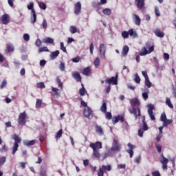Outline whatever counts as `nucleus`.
Returning a JSON list of instances; mask_svg holds the SVG:
<instances>
[{
  "mask_svg": "<svg viewBox=\"0 0 176 176\" xmlns=\"http://www.w3.org/2000/svg\"><path fill=\"white\" fill-rule=\"evenodd\" d=\"M120 149H122V144L119 143L118 140L113 139L111 148L109 150V153L105 154L106 157H108V156H111V152H119Z\"/></svg>",
  "mask_w": 176,
  "mask_h": 176,
  "instance_id": "obj_1",
  "label": "nucleus"
},
{
  "mask_svg": "<svg viewBox=\"0 0 176 176\" xmlns=\"http://www.w3.org/2000/svg\"><path fill=\"white\" fill-rule=\"evenodd\" d=\"M12 138L14 140V143L12 147V155H14L16 152H17V150L19 149V144L21 142V138H20L17 134L12 135Z\"/></svg>",
  "mask_w": 176,
  "mask_h": 176,
  "instance_id": "obj_2",
  "label": "nucleus"
},
{
  "mask_svg": "<svg viewBox=\"0 0 176 176\" xmlns=\"http://www.w3.org/2000/svg\"><path fill=\"white\" fill-rule=\"evenodd\" d=\"M112 170V166L111 165H102L98 172V176H104V172L111 171Z\"/></svg>",
  "mask_w": 176,
  "mask_h": 176,
  "instance_id": "obj_3",
  "label": "nucleus"
},
{
  "mask_svg": "<svg viewBox=\"0 0 176 176\" xmlns=\"http://www.w3.org/2000/svg\"><path fill=\"white\" fill-rule=\"evenodd\" d=\"M25 119H27V113H25V112L21 113L18 119L19 124H20V126H24L26 122Z\"/></svg>",
  "mask_w": 176,
  "mask_h": 176,
  "instance_id": "obj_4",
  "label": "nucleus"
},
{
  "mask_svg": "<svg viewBox=\"0 0 176 176\" xmlns=\"http://www.w3.org/2000/svg\"><path fill=\"white\" fill-rule=\"evenodd\" d=\"M153 50H155V47L153 45H151L148 50H146V47H144L142 48L141 52H140V56H146V54L152 53Z\"/></svg>",
  "mask_w": 176,
  "mask_h": 176,
  "instance_id": "obj_5",
  "label": "nucleus"
},
{
  "mask_svg": "<svg viewBox=\"0 0 176 176\" xmlns=\"http://www.w3.org/2000/svg\"><path fill=\"white\" fill-rule=\"evenodd\" d=\"M99 52L102 60H105V52H107V45L105 44H100L99 46Z\"/></svg>",
  "mask_w": 176,
  "mask_h": 176,
  "instance_id": "obj_6",
  "label": "nucleus"
},
{
  "mask_svg": "<svg viewBox=\"0 0 176 176\" xmlns=\"http://www.w3.org/2000/svg\"><path fill=\"white\" fill-rule=\"evenodd\" d=\"M84 116L88 119H91L93 118V111L89 107H87L84 109Z\"/></svg>",
  "mask_w": 176,
  "mask_h": 176,
  "instance_id": "obj_7",
  "label": "nucleus"
},
{
  "mask_svg": "<svg viewBox=\"0 0 176 176\" xmlns=\"http://www.w3.org/2000/svg\"><path fill=\"white\" fill-rule=\"evenodd\" d=\"M148 113L151 119V120H155L156 118H155V116L153 115V109H155V106L153 104H150L148 105Z\"/></svg>",
  "mask_w": 176,
  "mask_h": 176,
  "instance_id": "obj_8",
  "label": "nucleus"
},
{
  "mask_svg": "<svg viewBox=\"0 0 176 176\" xmlns=\"http://www.w3.org/2000/svg\"><path fill=\"white\" fill-rule=\"evenodd\" d=\"M129 111L130 113H133L135 120H137V112H138V116H141V110L140 109V108L135 109V107H133V110L129 109Z\"/></svg>",
  "mask_w": 176,
  "mask_h": 176,
  "instance_id": "obj_9",
  "label": "nucleus"
},
{
  "mask_svg": "<svg viewBox=\"0 0 176 176\" xmlns=\"http://www.w3.org/2000/svg\"><path fill=\"white\" fill-rule=\"evenodd\" d=\"M82 9V5L80 2H77L74 6V13L75 14L78 15L80 13V10Z\"/></svg>",
  "mask_w": 176,
  "mask_h": 176,
  "instance_id": "obj_10",
  "label": "nucleus"
},
{
  "mask_svg": "<svg viewBox=\"0 0 176 176\" xmlns=\"http://www.w3.org/2000/svg\"><path fill=\"white\" fill-rule=\"evenodd\" d=\"M72 77L76 79L77 82H82V77H80V74L78 72H73L72 73Z\"/></svg>",
  "mask_w": 176,
  "mask_h": 176,
  "instance_id": "obj_11",
  "label": "nucleus"
},
{
  "mask_svg": "<svg viewBox=\"0 0 176 176\" xmlns=\"http://www.w3.org/2000/svg\"><path fill=\"white\" fill-rule=\"evenodd\" d=\"M105 82L109 85H111V83H113V85H118V79L115 77H111V78L106 79Z\"/></svg>",
  "mask_w": 176,
  "mask_h": 176,
  "instance_id": "obj_12",
  "label": "nucleus"
},
{
  "mask_svg": "<svg viewBox=\"0 0 176 176\" xmlns=\"http://www.w3.org/2000/svg\"><path fill=\"white\" fill-rule=\"evenodd\" d=\"M90 147L92 148L94 151V156H95L96 157L100 158V152L98 151V150H97V148H94V143H91Z\"/></svg>",
  "mask_w": 176,
  "mask_h": 176,
  "instance_id": "obj_13",
  "label": "nucleus"
},
{
  "mask_svg": "<svg viewBox=\"0 0 176 176\" xmlns=\"http://www.w3.org/2000/svg\"><path fill=\"white\" fill-rule=\"evenodd\" d=\"M9 20H10V17L9 16V15H8V14H5L1 17V21H2L3 24L9 23Z\"/></svg>",
  "mask_w": 176,
  "mask_h": 176,
  "instance_id": "obj_14",
  "label": "nucleus"
},
{
  "mask_svg": "<svg viewBox=\"0 0 176 176\" xmlns=\"http://www.w3.org/2000/svg\"><path fill=\"white\" fill-rule=\"evenodd\" d=\"M154 34L156 35V36H158V38H163L164 36V33L160 29H155L154 30Z\"/></svg>",
  "mask_w": 176,
  "mask_h": 176,
  "instance_id": "obj_15",
  "label": "nucleus"
},
{
  "mask_svg": "<svg viewBox=\"0 0 176 176\" xmlns=\"http://www.w3.org/2000/svg\"><path fill=\"white\" fill-rule=\"evenodd\" d=\"M91 74V70L90 67H86L82 69V74L85 75V76H90Z\"/></svg>",
  "mask_w": 176,
  "mask_h": 176,
  "instance_id": "obj_16",
  "label": "nucleus"
},
{
  "mask_svg": "<svg viewBox=\"0 0 176 176\" xmlns=\"http://www.w3.org/2000/svg\"><path fill=\"white\" fill-rule=\"evenodd\" d=\"M32 17H31V23L32 24H34V23H36V14L35 13V10H32Z\"/></svg>",
  "mask_w": 176,
  "mask_h": 176,
  "instance_id": "obj_17",
  "label": "nucleus"
},
{
  "mask_svg": "<svg viewBox=\"0 0 176 176\" xmlns=\"http://www.w3.org/2000/svg\"><path fill=\"white\" fill-rule=\"evenodd\" d=\"M160 162L162 164H165L168 163V159L166 158L163 154L160 157Z\"/></svg>",
  "mask_w": 176,
  "mask_h": 176,
  "instance_id": "obj_18",
  "label": "nucleus"
},
{
  "mask_svg": "<svg viewBox=\"0 0 176 176\" xmlns=\"http://www.w3.org/2000/svg\"><path fill=\"white\" fill-rule=\"evenodd\" d=\"M35 140H25L23 141V145L26 146H32V145H35Z\"/></svg>",
  "mask_w": 176,
  "mask_h": 176,
  "instance_id": "obj_19",
  "label": "nucleus"
},
{
  "mask_svg": "<svg viewBox=\"0 0 176 176\" xmlns=\"http://www.w3.org/2000/svg\"><path fill=\"white\" fill-rule=\"evenodd\" d=\"M59 54H60V51L58 50L52 52L50 54L51 60H54V58H57Z\"/></svg>",
  "mask_w": 176,
  "mask_h": 176,
  "instance_id": "obj_20",
  "label": "nucleus"
},
{
  "mask_svg": "<svg viewBox=\"0 0 176 176\" xmlns=\"http://www.w3.org/2000/svg\"><path fill=\"white\" fill-rule=\"evenodd\" d=\"M137 2V6L139 9H142L144 8V6L145 5L144 0H136Z\"/></svg>",
  "mask_w": 176,
  "mask_h": 176,
  "instance_id": "obj_21",
  "label": "nucleus"
},
{
  "mask_svg": "<svg viewBox=\"0 0 176 176\" xmlns=\"http://www.w3.org/2000/svg\"><path fill=\"white\" fill-rule=\"evenodd\" d=\"M69 31L71 34H76V32H78L79 34L80 32V30L79 29H77L75 26H70Z\"/></svg>",
  "mask_w": 176,
  "mask_h": 176,
  "instance_id": "obj_22",
  "label": "nucleus"
},
{
  "mask_svg": "<svg viewBox=\"0 0 176 176\" xmlns=\"http://www.w3.org/2000/svg\"><path fill=\"white\" fill-rule=\"evenodd\" d=\"M133 17H135L134 21L136 25H140V24H141V19H140V16L135 14H133Z\"/></svg>",
  "mask_w": 176,
  "mask_h": 176,
  "instance_id": "obj_23",
  "label": "nucleus"
},
{
  "mask_svg": "<svg viewBox=\"0 0 176 176\" xmlns=\"http://www.w3.org/2000/svg\"><path fill=\"white\" fill-rule=\"evenodd\" d=\"M6 52H8V53H12V52H14V47H13V45L12 44L7 45Z\"/></svg>",
  "mask_w": 176,
  "mask_h": 176,
  "instance_id": "obj_24",
  "label": "nucleus"
},
{
  "mask_svg": "<svg viewBox=\"0 0 176 176\" xmlns=\"http://www.w3.org/2000/svg\"><path fill=\"white\" fill-rule=\"evenodd\" d=\"M131 105L132 107H135L136 105H140V100L138 98H134L131 100Z\"/></svg>",
  "mask_w": 176,
  "mask_h": 176,
  "instance_id": "obj_25",
  "label": "nucleus"
},
{
  "mask_svg": "<svg viewBox=\"0 0 176 176\" xmlns=\"http://www.w3.org/2000/svg\"><path fill=\"white\" fill-rule=\"evenodd\" d=\"M96 133L99 135H102L104 134V131H102V128L98 125L96 126Z\"/></svg>",
  "mask_w": 176,
  "mask_h": 176,
  "instance_id": "obj_26",
  "label": "nucleus"
},
{
  "mask_svg": "<svg viewBox=\"0 0 176 176\" xmlns=\"http://www.w3.org/2000/svg\"><path fill=\"white\" fill-rule=\"evenodd\" d=\"M43 43H54V40L50 37H47L43 40Z\"/></svg>",
  "mask_w": 176,
  "mask_h": 176,
  "instance_id": "obj_27",
  "label": "nucleus"
},
{
  "mask_svg": "<svg viewBox=\"0 0 176 176\" xmlns=\"http://www.w3.org/2000/svg\"><path fill=\"white\" fill-rule=\"evenodd\" d=\"M81 86L82 88L79 90V94L80 96H85V93H87V91H86V89H85V86L83 85V84H82Z\"/></svg>",
  "mask_w": 176,
  "mask_h": 176,
  "instance_id": "obj_28",
  "label": "nucleus"
},
{
  "mask_svg": "<svg viewBox=\"0 0 176 176\" xmlns=\"http://www.w3.org/2000/svg\"><path fill=\"white\" fill-rule=\"evenodd\" d=\"M129 46L127 45L124 46L122 52V56H126L127 53H129Z\"/></svg>",
  "mask_w": 176,
  "mask_h": 176,
  "instance_id": "obj_29",
  "label": "nucleus"
},
{
  "mask_svg": "<svg viewBox=\"0 0 176 176\" xmlns=\"http://www.w3.org/2000/svg\"><path fill=\"white\" fill-rule=\"evenodd\" d=\"M129 34L130 36H133V38H137L138 36L137 32H134L133 29L129 30Z\"/></svg>",
  "mask_w": 176,
  "mask_h": 176,
  "instance_id": "obj_30",
  "label": "nucleus"
},
{
  "mask_svg": "<svg viewBox=\"0 0 176 176\" xmlns=\"http://www.w3.org/2000/svg\"><path fill=\"white\" fill-rule=\"evenodd\" d=\"M173 123V120H168L166 119L164 122H163V127H167L168 124H171Z\"/></svg>",
  "mask_w": 176,
  "mask_h": 176,
  "instance_id": "obj_31",
  "label": "nucleus"
},
{
  "mask_svg": "<svg viewBox=\"0 0 176 176\" xmlns=\"http://www.w3.org/2000/svg\"><path fill=\"white\" fill-rule=\"evenodd\" d=\"M166 105H168L169 107V108H171V109L174 108L173 103H171V100L168 98H166Z\"/></svg>",
  "mask_w": 176,
  "mask_h": 176,
  "instance_id": "obj_32",
  "label": "nucleus"
},
{
  "mask_svg": "<svg viewBox=\"0 0 176 176\" xmlns=\"http://www.w3.org/2000/svg\"><path fill=\"white\" fill-rule=\"evenodd\" d=\"M100 111H101V112H103L104 113H105V112H107V103L105 102H104L102 103V105L100 107Z\"/></svg>",
  "mask_w": 176,
  "mask_h": 176,
  "instance_id": "obj_33",
  "label": "nucleus"
},
{
  "mask_svg": "<svg viewBox=\"0 0 176 176\" xmlns=\"http://www.w3.org/2000/svg\"><path fill=\"white\" fill-rule=\"evenodd\" d=\"M52 91L55 93L56 96H57L58 97H60V94L61 93L60 89H58V88L52 87Z\"/></svg>",
  "mask_w": 176,
  "mask_h": 176,
  "instance_id": "obj_34",
  "label": "nucleus"
},
{
  "mask_svg": "<svg viewBox=\"0 0 176 176\" xmlns=\"http://www.w3.org/2000/svg\"><path fill=\"white\" fill-rule=\"evenodd\" d=\"M95 149H101L102 148V144L100 142H97L96 144L94 143Z\"/></svg>",
  "mask_w": 176,
  "mask_h": 176,
  "instance_id": "obj_35",
  "label": "nucleus"
},
{
  "mask_svg": "<svg viewBox=\"0 0 176 176\" xmlns=\"http://www.w3.org/2000/svg\"><path fill=\"white\" fill-rule=\"evenodd\" d=\"M107 3V0H100V2L96 4V3H93V7L94 8H97V5H105Z\"/></svg>",
  "mask_w": 176,
  "mask_h": 176,
  "instance_id": "obj_36",
  "label": "nucleus"
},
{
  "mask_svg": "<svg viewBox=\"0 0 176 176\" xmlns=\"http://www.w3.org/2000/svg\"><path fill=\"white\" fill-rule=\"evenodd\" d=\"M38 6L41 9H43V10H45L46 9V4L42 1H39L38 3Z\"/></svg>",
  "mask_w": 176,
  "mask_h": 176,
  "instance_id": "obj_37",
  "label": "nucleus"
},
{
  "mask_svg": "<svg viewBox=\"0 0 176 176\" xmlns=\"http://www.w3.org/2000/svg\"><path fill=\"white\" fill-rule=\"evenodd\" d=\"M61 135H63V129H60L57 133L55 135V138H56V140H58V138H61Z\"/></svg>",
  "mask_w": 176,
  "mask_h": 176,
  "instance_id": "obj_38",
  "label": "nucleus"
},
{
  "mask_svg": "<svg viewBox=\"0 0 176 176\" xmlns=\"http://www.w3.org/2000/svg\"><path fill=\"white\" fill-rule=\"evenodd\" d=\"M94 64L96 68H98V67H100V58H96L94 61Z\"/></svg>",
  "mask_w": 176,
  "mask_h": 176,
  "instance_id": "obj_39",
  "label": "nucleus"
},
{
  "mask_svg": "<svg viewBox=\"0 0 176 176\" xmlns=\"http://www.w3.org/2000/svg\"><path fill=\"white\" fill-rule=\"evenodd\" d=\"M102 12L104 13V14H106L107 16H109L111 14V9L105 8L102 10Z\"/></svg>",
  "mask_w": 176,
  "mask_h": 176,
  "instance_id": "obj_40",
  "label": "nucleus"
},
{
  "mask_svg": "<svg viewBox=\"0 0 176 176\" xmlns=\"http://www.w3.org/2000/svg\"><path fill=\"white\" fill-rule=\"evenodd\" d=\"M59 69L61 71H65V63L64 62H60L59 64Z\"/></svg>",
  "mask_w": 176,
  "mask_h": 176,
  "instance_id": "obj_41",
  "label": "nucleus"
},
{
  "mask_svg": "<svg viewBox=\"0 0 176 176\" xmlns=\"http://www.w3.org/2000/svg\"><path fill=\"white\" fill-rule=\"evenodd\" d=\"M135 83H140L141 82V78H140V76H138V74H135V79H134Z\"/></svg>",
  "mask_w": 176,
  "mask_h": 176,
  "instance_id": "obj_42",
  "label": "nucleus"
},
{
  "mask_svg": "<svg viewBox=\"0 0 176 176\" xmlns=\"http://www.w3.org/2000/svg\"><path fill=\"white\" fill-rule=\"evenodd\" d=\"M43 52H49L47 47H43L38 49V53H43Z\"/></svg>",
  "mask_w": 176,
  "mask_h": 176,
  "instance_id": "obj_43",
  "label": "nucleus"
},
{
  "mask_svg": "<svg viewBox=\"0 0 176 176\" xmlns=\"http://www.w3.org/2000/svg\"><path fill=\"white\" fill-rule=\"evenodd\" d=\"M145 85L147 87H152V83L151 82V81H149V78L145 79Z\"/></svg>",
  "mask_w": 176,
  "mask_h": 176,
  "instance_id": "obj_44",
  "label": "nucleus"
},
{
  "mask_svg": "<svg viewBox=\"0 0 176 176\" xmlns=\"http://www.w3.org/2000/svg\"><path fill=\"white\" fill-rule=\"evenodd\" d=\"M167 120V116H166V113H163L162 115H161V118H160V120L161 122H164Z\"/></svg>",
  "mask_w": 176,
  "mask_h": 176,
  "instance_id": "obj_45",
  "label": "nucleus"
},
{
  "mask_svg": "<svg viewBox=\"0 0 176 176\" xmlns=\"http://www.w3.org/2000/svg\"><path fill=\"white\" fill-rule=\"evenodd\" d=\"M129 32H122V36L124 38V39H127L129 38Z\"/></svg>",
  "mask_w": 176,
  "mask_h": 176,
  "instance_id": "obj_46",
  "label": "nucleus"
},
{
  "mask_svg": "<svg viewBox=\"0 0 176 176\" xmlns=\"http://www.w3.org/2000/svg\"><path fill=\"white\" fill-rule=\"evenodd\" d=\"M41 105H42V100L41 99H37L36 103V108H41Z\"/></svg>",
  "mask_w": 176,
  "mask_h": 176,
  "instance_id": "obj_47",
  "label": "nucleus"
},
{
  "mask_svg": "<svg viewBox=\"0 0 176 176\" xmlns=\"http://www.w3.org/2000/svg\"><path fill=\"white\" fill-rule=\"evenodd\" d=\"M104 113L106 119H108L109 120H110V119H112V114L110 112H105Z\"/></svg>",
  "mask_w": 176,
  "mask_h": 176,
  "instance_id": "obj_48",
  "label": "nucleus"
},
{
  "mask_svg": "<svg viewBox=\"0 0 176 176\" xmlns=\"http://www.w3.org/2000/svg\"><path fill=\"white\" fill-rule=\"evenodd\" d=\"M56 82H57L59 87H60V89H63V82H61V80H60L59 78H56Z\"/></svg>",
  "mask_w": 176,
  "mask_h": 176,
  "instance_id": "obj_49",
  "label": "nucleus"
},
{
  "mask_svg": "<svg viewBox=\"0 0 176 176\" xmlns=\"http://www.w3.org/2000/svg\"><path fill=\"white\" fill-rule=\"evenodd\" d=\"M42 25L44 30H46V28H47V21H46V19H43Z\"/></svg>",
  "mask_w": 176,
  "mask_h": 176,
  "instance_id": "obj_50",
  "label": "nucleus"
},
{
  "mask_svg": "<svg viewBox=\"0 0 176 176\" xmlns=\"http://www.w3.org/2000/svg\"><path fill=\"white\" fill-rule=\"evenodd\" d=\"M37 87H38V89H45V83L38 82L37 83Z\"/></svg>",
  "mask_w": 176,
  "mask_h": 176,
  "instance_id": "obj_51",
  "label": "nucleus"
},
{
  "mask_svg": "<svg viewBox=\"0 0 176 176\" xmlns=\"http://www.w3.org/2000/svg\"><path fill=\"white\" fill-rule=\"evenodd\" d=\"M60 49L64 52L65 53H67V48L64 46V43L61 42L60 43Z\"/></svg>",
  "mask_w": 176,
  "mask_h": 176,
  "instance_id": "obj_52",
  "label": "nucleus"
},
{
  "mask_svg": "<svg viewBox=\"0 0 176 176\" xmlns=\"http://www.w3.org/2000/svg\"><path fill=\"white\" fill-rule=\"evenodd\" d=\"M36 46H37L38 47H40V46H42V41H41V39L38 38L36 41Z\"/></svg>",
  "mask_w": 176,
  "mask_h": 176,
  "instance_id": "obj_53",
  "label": "nucleus"
},
{
  "mask_svg": "<svg viewBox=\"0 0 176 176\" xmlns=\"http://www.w3.org/2000/svg\"><path fill=\"white\" fill-rule=\"evenodd\" d=\"M164 60H165L166 61H168V60H170V55L167 53H164Z\"/></svg>",
  "mask_w": 176,
  "mask_h": 176,
  "instance_id": "obj_54",
  "label": "nucleus"
},
{
  "mask_svg": "<svg viewBox=\"0 0 176 176\" xmlns=\"http://www.w3.org/2000/svg\"><path fill=\"white\" fill-rule=\"evenodd\" d=\"M23 39L24 41H26V42H28V41H30V35L28 34H25L23 35Z\"/></svg>",
  "mask_w": 176,
  "mask_h": 176,
  "instance_id": "obj_55",
  "label": "nucleus"
},
{
  "mask_svg": "<svg viewBox=\"0 0 176 176\" xmlns=\"http://www.w3.org/2000/svg\"><path fill=\"white\" fill-rule=\"evenodd\" d=\"M28 9H29V10H34V3H30V5L28 6Z\"/></svg>",
  "mask_w": 176,
  "mask_h": 176,
  "instance_id": "obj_56",
  "label": "nucleus"
},
{
  "mask_svg": "<svg viewBox=\"0 0 176 176\" xmlns=\"http://www.w3.org/2000/svg\"><path fill=\"white\" fill-rule=\"evenodd\" d=\"M127 153H129L130 157H133V155H134V151L131 149L126 150Z\"/></svg>",
  "mask_w": 176,
  "mask_h": 176,
  "instance_id": "obj_57",
  "label": "nucleus"
},
{
  "mask_svg": "<svg viewBox=\"0 0 176 176\" xmlns=\"http://www.w3.org/2000/svg\"><path fill=\"white\" fill-rule=\"evenodd\" d=\"M142 129H143L144 131H146V130H148V129H149L148 127V124H146V122H143Z\"/></svg>",
  "mask_w": 176,
  "mask_h": 176,
  "instance_id": "obj_58",
  "label": "nucleus"
},
{
  "mask_svg": "<svg viewBox=\"0 0 176 176\" xmlns=\"http://www.w3.org/2000/svg\"><path fill=\"white\" fill-rule=\"evenodd\" d=\"M112 122H113V124H116V123H118V122H119L118 117L117 116V117L113 118Z\"/></svg>",
  "mask_w": 176,
  "mask_h": 176,
  "instance_id": "obj_59",
  "label": "nucleus"
},
{
  "mask_svg": "<svg viewBox=\"0 0 176 176\" xmlns=\"http://www.w3.org/2000/svg\"><path fill=\"white\" fill-rule=\"evenodd\" d=\"M155 147L157 149L159 153H160L162 152V145L160 144H155Z\"/></svg>",
  "mask_w": 176,
  "mask_h": 176,
  "instance_id": "obj_60",
  "label": "nucleus"
},
{
  "mask_svg": "<svg viewBox=\"0 0 176 176\" xmlns=\"http://www.w3.org/2000/svg\"><path fill=\"white\" fill-rule=\"evenodd\" d=\"M155 12L157 17L160 16V12L159 11V8H157V7L155 8Z\"/></svg>",
  "mask_w": 176,
  "mask_h": 176,
  "instance_id": "obj_61",
  "label": "nucleus"
},
{
  "mask_svg": "<svg viewBox=\"0 0 176 176\" xmlns=\"http://www.w3.org/2000/svg\"><path fill=\"white\" fill-rule=\"evenodd\" d=\"M79 60H80V57L77 56L76 58H72V61H73V63H79Z\"/></svg>",
  "mask_w": 176,
  "mask_h": 176,
  "instance_id": "obj_62",
  "label": "nucleus"
},
{
  "mask_svg": "<svg viewBox=\"0 0 176 176\" xmlns=\"http://www.w3.org/2000/svg\"><path fill=\"white\" fill-rule=\"evenodd\" d=\"M5 162H6V157H3L0 158V164L1 165L3 164V163H5Z\"/></svg>",
  "mask_w": 176,
  "mask_h": 176,
  "instance_id": "obj_63",
  "label": "nucleus"
},
{
  "mask_svg": "<svg viewBox=\"0 0 176 176\" xmlns=\"http://www.w3.org/2000/svg\"><path fill=\"white\" fill-rule=\"evenodd\" d=\"M153 176H160V173L157 170H155L152 173Z\"/></svg>",
  "mask_w": 176,
  "mask_h": 176,
  "instance_id": "obj_64",
  "label": "nucleus"
}]
</instances>
